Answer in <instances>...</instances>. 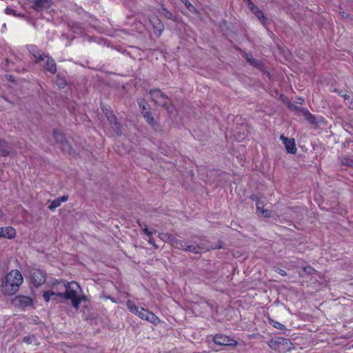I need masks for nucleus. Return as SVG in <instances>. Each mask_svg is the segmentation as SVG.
Returning a JSON list of instances; mask_svg holds the SVG:
<instances>
[{"instance_id": "1", "label": "nucleus", "mask_w": 353, "mask_h": 353, "mask_svg": "<svg viewBox=\"0 0 353 353\" xmlns=\"http://www.w3.org/2000/svg\"><path fill=\"white\" fill-rule=\"evenodd\" d=\"M149 94L155 104L165 108L170 114L174 112V107L172 105L170 99L161 90L152 89L149 91Z\"/></svg>"}, {"instance_id": "2", "label": "nucleus", "mask_w": 353, "mask_h": 353, "mask_svg": "<svg viewBox=\"0 0 353 353\" xmlns=\"http://www.w3.org/2000/svg\"><path fill=\"white\" fill-rule=\"evenodd\" d=\"M23 276L19 271L12 270L8 273L2 281L1 287L4 289L6 293L10 294L11 286L13 290H17L23 283Z\"/></svg>"}, {"instance_id": "3", "label": "nucleus", "mask_w": 353, "mask_h": 353, "mask_svg": "<svg viewBox=\"0 0 353 353\" xmlns=\"http://www.w3.org/2000/svg\"><path fill=\"white\" fill-rule=\"evenodd\" d=\"M65 290V282L62 281H56L52 284L50 290L43 292V299L46 302L50 301L51 299L61 301L63 299Z\"/></svg>"}, {"instance_id": "4", "label": "nucleus", "mask_w": 353, "mask_h": 353, "mask_svg": "<svg viewBox=\"0 0 353 353\" xmlns=\"http://www.w3.org/2000/svg\"><path fill=\"white\" fill-rule=\"evenodd\" d=\"M81 288L76 282H70L65 283V290L63 293V299H70L72 306L79 308L81 303L79 294L81 293Z\"/></svg>"}, {"instance_id": "5", "label": "nucleus", "mask_w": 353, "mask_h": 353, "mask_svg": "<svg viewBox=\"0 0 353 353\" xmlns=\"http://www.w3.org/2000/svg\"><path fill=\"white\" fill-rule=\"evenodd\" d=\"M170 243L172 246L186 251H189L193 253H201L206 252L207 250L214 248L213 247L205 245H194L190 244L188 242L183 241L177 239H171Z\"/></svg>"}, {"instance_id": "6", "label": "nucleus", "mask_w": 353, "mask_h": 353, "mask_svg": "<svg viewBox=\"0 0 353 353\" xmlns=\"http://www.w3.org/2000/svg\"><path fill=\"white\" fill-rule=\"evenodd\" d=\"M128 309L133 314L137 315L140 319L148 321L150 323L156 324L159 321V318L152 312L143 307L139 308L134 303L128 300L126 302Z\"/></svg>"}, {"instance_id": "7", "label": "nucleus", "mask_w": 353, "mask_h": 353, "mask_svg": "<svg viewBox=\"0 0 353 353\" xmlns=\"http://www.w3.org/2000/svg\"><path fill=\"white\" fill-rule=\"evenodd\" d=\"M30 51L32 53L34 57L37 59L38 61H43V66L46 70L54 74L57 71L56 64L52 58L49 57L48 55H45L44 54H40L39 52H36V50L34 47H30Z\"/></svg>"}, {"instance_id": "8", "label": "nucleus", "mask_w": 353, "mask_h": 353, "mask_svg": "<svg viewBox=\"0 0 353 353\" xmlns=\"http://www.w3.org/2000/svg\"><path fill=\"white\" fill-rule=\"evenodd\" d=\"M268 345L272 350H289L292 347V342L285 338L283 337H277L276 339H272L270 340L268 342Z\"/></svg>"}, {"instance_id": "9", "label": "nucleus", "mask_w": 353, "mask_h": 353, "mask_svg": "<svg viewBox=\"0 0 353 353\" xmlns=\"http://www.w3.org/2000/svg\"><path fill=\"white\" fill-rule=\"evenodd\" d=\"M30 281L36 287L40 286L46 281L45 273L41 270L34 269L32 270Z\"/></svg>"}, {"instance_id": "10", "label": "nucleus", "mask_w": 353, "mask_h": 353, "mask_svg": "<svg viewBox=\"0 0 353 353\" xmlns=\"http://www.w3.org/2000/svg\"><path fill=\"white\" fill-rule=\"evenodd\" d=\"M139 105L140 108L141 109V113L143 114L147 122L149 124L154 125V119L150 114V108L148 103L145 100L141 99V101H139Z\"/></svg>"}, {"instance_id": "11", "label": "nucleus", "mask_w": 353, "mask_h": 353, "mask_svg": "<svg viewBox=\"0 0 353 353\" xmlns=\"http://www.w3.org/2000/svg\"><path fill=\"white\" fill-rule=\"evenodd\" d=\"M214 342L220 345H232L234 346L237 344V342L230 338L228 336L223 334H216L214 337Z\"/></svg>"}, {"instance_id": "12", "label": "nucleus", "mask_w": 353, "mask_h": 353, "mask_svg": "<svg viewBox=\"0 0 353 353\" xmlns=\"http://www.w3.org/2000/svg\"><path fill=\"white\" fill-rule=\"evenodd\" d=\"M53 134L55 141L61 144L63 150L70 152V146L68 144V142L65 140L63 133L59 130H54Z\"/></svg>"}, {"instance_id": "13", "label": "nucleus", "mask_w": 353, "mask_h": 353, "mask_svg": "<svg viewBox=\"0 0 353 353\" xmlns=\"http://www.w3.org/2000/svg\"><path fill=\"white\" fill-rule=\"evenodd\" d=\"M281 140H282L283 143L285 145V148L288 152L291 154H294L296 152V148L295 145L294 140L293 139H290L281 135L280 137Z\"/></svg>"}, {"instance_id": "14", "label": "nucleus", "mask_w": 353, "mask_h": 353, "mask_svg": "<svg viewBox=\"0 0 353 353\" xmlns=\"http://www.w3.org/2000/svg\"><path fill=\"white\" fill-rule=\"evenodd\" d=\"M15 301L23 309L32 305V300L26 296H18L15 298Z\"/></svg>"}, {"instance_id": "15", "label": "nucleus", "mask_w": 353, "mask_h": 353, "mask_svg": "<svg viewBox=\"0 0 353 353\" xmlns=\"http://www.w3.org/2000/svg\"><path fill=\"white\" fill-rule=\"evenodd\" d=\"M106 116L110 123L112 125V128L115 131V132L117 134H121V130L119 126L118 123L117 122V118L115 115L110 112V114H106Z\"/></svg>"}, {"instance_id": "16", "label": "nucleus", "mask_w": 353, "mask_h": 353, "mask_svg": "<svg viewBox=\"0 0 353 353\" xmlns=\"http://www.w3.org/2000/svg\"><path fill=\"white\" fill-rule=\"evenodd\" d=\"M32 3V7L36 10L48 8L50 5V0H30Z\"/></svg>"}, {"instance_id": "17", "label": "nucleus", "mask_w": 353, "mask_h": 353, "mask_svg": "<svg viewBox=\"0 0 353 353\" xmlns=\"http://www.w3.org/2000/svg\"><path fill=\"white\" fill-rule=\"evenodd\" d=\"M288 107L292 110L303 112V114L305 116L306 119L309 121H310L311 123L314 122V117L306 109H303V108H299V107H298L296 105H293L292 103H290L288 105Z\"/></svg>"}, {"instance_id": "18", "label": "nucleus", "mask_w": 353, "mask_h": 353, "mask_svg": "<svg viewBox=\"0 0 353 353\" xmlns=\"http://www.w3.org/2000/svg\"><path fill=\"white\" fill-rule=\"evenodd\" d=\"M3 228V237L7 238V239H12L16 235V231L12 227H5Z\"/></svg>"}, {"instance_id": "19", "label": "nucleus", "mask_w": 353, "mask_h": 353, "mask_svg": "<svg viewBox=\"0 0 353 353\" xmlns=\"http://www.w3.org/2000/svg\"><path fill=\"white\" fill-rule=\"evenodd\" d=\"M10 154V147L8 143L4 140L0 139V154L6 157Z\"/></svg>"}, {"instance_id": "20", "label": "nucleus", "mask_w": 353, "mask_h": 353, "mask_svg": "<svg viewBox=\"0 0 353 353\" xmlns=\"http://www.w3.org/2000/svg\"><path fill=\"white\" fill-rule=\"evenodd\" d=\"M255 16L261 21L263 24L265 23L266 18L264 17L263 12L258 8L252 12Z\"/></svg>"}, {"instance_id": "21", "label": "nucleus", "mask_w": 353, "mask_h": 353, "mask_svg": "<svg viewBox=\"0 0 353 353\" xmlns=\"http://www.w3.org/2000/svg\"><path fill=\"white\" fill-rule=\"evenodd\" d=\"M247 61L252 65L256 67H259L261 63L259 61L255 59H253L251 55L246 54Z\"/></svg>"}, {"instance_id": "22", "label": "nucleus", "mask_w": 353, "mask_h": 353, "mask_svg": "<svg viewBox=\"0 0 353 353\" xmlns=\"http://www.w3.org/2000/svg\"><path fill=\"white\" fill-rule=\"evenodd\" d=\"M269 323L274 327L276 329L279 330H283L284 328V325L279 322H276L274 321L273 319H269L268 320Z\"/></svg>"}, {"instance_id": "23", "label": "nucleus", "mask_w": 353, "mask_h": 353, "mask_svg": "<svg viewBox=\"0 0 353 353\" xmlns=\"http://www.w3.org/2000/svg\"><path fill=\"white\" fill-rule=\"evenodd\" d=\"M341 163L345 165L353 167V160L348 157H343L341 159Z\"/></svg>"}, {"instance_id": "24", "label": "nucleus", "mask_w": 353, "mask_h": 353, "mask_svg": "<svg viewBox=\"0 0 353 353\" xmlns=\"http://www.w3.org/2000/svg\"><path fill=\"white\" fill-rule=\"evenodd\" d=\"M154 28L156 31V33L160 35L163 30V26L160 21H159L156 25H154Z\"/></svg>"}, {"instance_id": "25", "label": "nucleus", "mask_w": 353, "mask_h": 353, "mask_svg": "<svg viewBox=\"0 0 353 353\" xmlns=\"http://www.w3.org/2000/svg\"><path fill=\"white\" fill-rule=\"evenodd\" d=\"M61 205V203H60V201H59L58 199H54L50 204V205L49 206V208L51 210H54L55 208L59 207Z\"/></svg>"}, {"instance_id": "26", "label": "nucleus", "mask_w": 353, "mask_h": 353, "mask_svg": "<svg viewBox=\"0 0 353 353\" xmlns=\"http://www.w3.org/2000/svg\"><path fill=\"white\" fill-rule=\"evenodd\" d=\"M139 224L147 236H151L152 234V232L148 230L145 224H141L140 223Z\"/></svg>"}, {"instance_id": "27", "label": "nucleus", "mask_w": 353, "mask_h": 353, "mask_svg": "<svg viewBox=\"0 0 353 353\" xmlns=\"http://www.w3.org/2000/svg\"><path fill=\"white\" fill-rule=\"evenodd\" d=\"M34 341H35V337L34 336H26L23 338V341L28 344H31V343H34Z\"/></svg>"}, {"instance_id": "28", "label": "nucleus", "mask_w": 353, "mask_h": 353, "mask_svg": "<svg viewBox=\"0 0 353 353\" xmlns=\"http://www.w3.org/2000/svg\"><path fill=\"white\" fill-rule=\"evenodd\" d=\"M261 212L264 217H270L272 216V212L268 210H262Z\"/></svg>"}, {"instance_id": "29", "label": "nucleus", "mask_w": 353, "mask_h": 353, "mask_svg": "<svg viewBox=\"0 0 353 353\" xmlns=\"http://www.w3.org/2000/svg\"><path fill=\"white\" fill-rule=\"evenodd\" d=\"M248 6L252 12L257 8L250 0H248Z\"/></svg>"}, {"instance_id": "30", "label": "nucleus", "mask_w": 353, "mask_h": 353, "mask_svg": "<svg viewBox=\"0 0 353 353\" xmlns=\"http://www.w3.org/2000/svg\"><path fill=\"white\" fill-rule=\"evenodd\" d=\"M148 236V243L152 245V246H154V248H157V246L155 244V242H154V240L153 239V237L151 236Z\"/></svg>"}, {"instance_id": "31", "label": "nucleus", "mask_w": 353, "mask_h": 353, "mask_svg": "<svg viewBox=\"0 0 353 353\" xmlns=\"http://www.w3.org/2000/svg\"><path fill=\"white\" fill-rule=\"evenodd\" d=\"M263 205L262 203V202L261 201H257L256 202V209L259 212H261L262 210H264L263 208Z\"/></svg>"}, {"instance_id": "32", "label": "nucleus", "mask_w": 353, "mask_h": 353, "mask_svg": "<svg viewBox=\"0 0 353 353\" xmlns=\"http://www.w3.org/2000/svg\"><path fill=\"white\" fill-rule=\"evenodd\" d=\"M57 84L59 88H63L65 85V82L63 80H59L57 81Z\"/></svg>"}, {"instance_id": "33", "label": "nucleus", "mask_w": 353, "mask_h": 353, "mask_svg": "<svg viewBox=\"0 0 353 353\" xmlns=\"http://www.w3.org/2000/svg\"><path fill=\"white\" fill-rule=\"evenodd\" d=\"M5 12H6V14H15V12H14L12 9L9 8H7L5 10Z\"/></svg>"}, {"instance_id": "34", "label": "nucleus", "mask_w": 353, "mask_h": 353, "mask_svg": "<svg viewBox=\"0 0 353 353\" xmlns=\"http://www.w3.org/2000/svg\"><path fill=\"white\" fill-rule=\"evenodd\" d=\"M59 199V201H60V203L61 204L62 202H65L68 199V196H63L60 198H57Z\"/></svg>"}, {"instance_id": "35", "label": "nucleus", "mask_w": 353, "mask_h": 353, "mask_svg": "<svg viewBox=\"0 0 353 353\" xmlns=\"http://www.w3.org/2000/svg\"><path fill=\"white\" fill-rule=\"evenodd\" d=\"M346 103L348 105L350 108L353 109V101L352 99H350L349 101H347Z\"/></svg>"}, {"instance_id": "36", "label": "nucleus", "mask_w": 353, "mask_h": 353, "mask_svg": "<svg viewBox=\"0 0 353 353\" xmlns=\"http://www.w3.org/2000/svg\"><path fill=\"white\" fill-rule=\"evenodd\" d=\"M279 274L281 276H285L286 275V272L285 270H281V269H279V271H278Z\"/></svg>"}, {"instance_id": "37", "label": "nucleus", "mask_w": 353, "mask_h": 353, "mask_svg": "<svg viewBox=\"0 0 353 353\" xmlns=\"http://www.w3.org/2000/svg\"><path fill=\"white\" fill-rule=\"evenodd\" d=\"M159 236L161 239L165 240V238H167V234H159ZM168 238L169 239L168 236Z\"/></svg>"}, {"instance_id": "38", "label": "nucleus", "mask_w": 353, "mask_h": 353, "mask_svg": "<svg viewBox=\"0 0 353 353\" xmlns=\"http://www.w3.org/2000/svg\"><path fill=\"white\" fill-rule=\"evenodd\" d=\"M343 97H344L345 100L347 101H349L350 100V95H347L346 94H343Z\"/></svg>"}, {"instance_id": "39", "label": "nucleus", "mask_w": 353, "mask_h": 353, "mask_svg": "<svg viewBox=\"0 0 353 353\" xmlns=\"http://www.w3.org/2000/svg\"><path fill=\"white\" fill-rule=\"evenodd\" d=\"M185 6H186V7H187V8H188L189 9H190V7H192V8H193V6L191 5L190 2H189V1H185Z\"/></svg>"}, {"instance_id": "40", "label": "nucleus", "mask_w": 353, "mask_h": 353, "mask_svg": "<svg viewBox=\"0 0 353 353\" xmlns=\"http://www.w3.org/2000/svg\"><path fill=\"white\" fill-rule=\"evenodd\" d=\"M2 232H3V228H0V238L3 237V234H2Z\"/></svg>"}, {"instance_id": "41", "label": "nucleus", "mask_w": 353, "mask_h": 353, "mask_svg": "<svg viewBox=\"0 0 353 353\" xmlns=\"http://www.w3.org/2000/svg\"><path fill=\"white\" fill-rule=\"evenodd\" d=\"M341 14H342V17H347V15L345 14V13L344 12H343Z\"/></svg>"}, {"instance_id": "42", "label": "nucleus", "mask_w": 353, "mask_h": 353, "mask_svg": "<svg viewBox=\"0 0 353 353\" xmlns=\"http://www.w3.org/2000/svg\"><path fill=\"white\" fill-rule=\"evenodd\" d=\"M2 215V212L0 210V216Z\"/></svg>"}]
</instances>
